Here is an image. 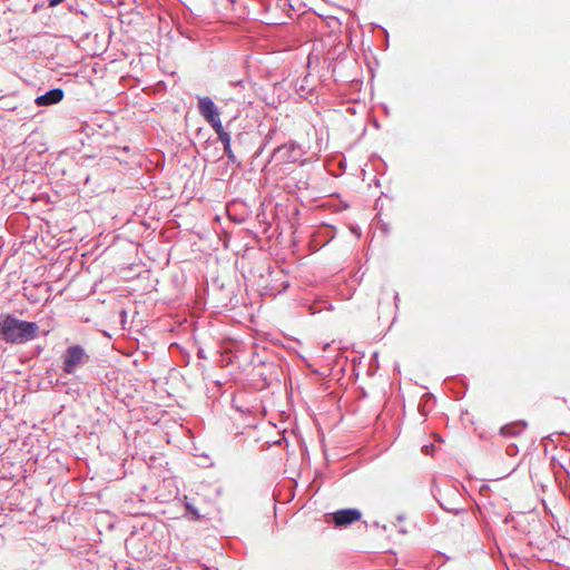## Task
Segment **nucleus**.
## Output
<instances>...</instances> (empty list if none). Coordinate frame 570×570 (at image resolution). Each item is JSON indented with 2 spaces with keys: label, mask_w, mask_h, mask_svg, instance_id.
<instances>
[{
  "label": "nucleus",
  "mask_w": 570,
  "mask_h": 570,
  "mask_svg": "<svg viewBox=\"0 0 570 570\" xmlns=\"http://www.w3.org/2000/svg\"><path fill=\"white\" fill-rule=\"evenodd\" d=\"M39 326L35 322L17 318L11 314L0 316V340L10 344H24L35 340Z\"/></svg>",
  "instance_id": "f257e3e1"
},
{
  "label": "nucleus",
  "mask_w": 570,
  "mask_h": 570,
  "mask_svg": "<svg viewBox=\"0 0 570 570\" xmlns=\"http://www.w3.org/2000/svg\"><path fill=\"white\" fill-rule=\"evenodd\" d=\"M61 358V368L69 375L76 373L77 370L90 362V355L78 344L67 347Z\"/></svg>",
  "instance_id": "f03ea898"
},
{
  "label": "nucleus",
  "mask_w": 570,
  "mask_h": 570,
  "mask_svg": "<svg viewBox=\"0 0 570 570\" xmlns=\"http://www.w3.org/2000/svg\"><path fill=\"white\" fill-rule=\"evenodd\" d=\"M302 155V149L296 142H288L277 147L272 155V159L276 164H293L298 161Z\"/></svg>",
  "instance_id": "7ed1b4c3"
},
{
  "label": "nucleus",
  "mask_w": 570,
  "mask_h": 570,
  "mask_svg": "<svg viewBox=\"0 0 570 570\" xmlns=\"http://www.w3.org/2000/svg\"><path fill=\"white\" fill-rule=\"evenodd\" d=\"M198 109L200 115L206 119L214 130H220L223 127L219 110L209 97L198 98Z\"/></svg>",
  "instance_id": "20e7f679"
},
{
  "label": "nucleus",
  "mask_w": 570,
  "mask_h": 570,
  "mask_svg": "<svg viewBox=\"0 0 570 570\" xmlns=\"http://www.w3.org/2000/svg\"><path fill=\"white\" fill-rule=\"evenodd\" d=\"M362 517V513L358 509L350 508L342 509L334 513H332V519L336 527H347L356 521H358Z\"/></svg>",
  "instance_id": "39448f33"
},
{
  "label": "nucleus",
  "mask_w": 570,
  "mask_h": 570,
  "mask_svg": "<svg viewBox=\"0 0 570 570\" xmlns=\"http://www.w3.org/2000/svg\"><path fill=\"white\" fill-rule=\"evenodd\" d=\"M63 90L60 88H53L43 95L36 98L35 102L37 106H51L60 102L63 99Z\"/></svg>",
  "instance_id": "423d86ee"
},
{
  "label": "nucleus",
  "mask_w": 570,
  "mask_h": 570,
  "mask_svg": "<svg viewBox=\"0 0 570 570\" xmlns=\"http://www.w3.org/2000/svg\"><path fill=\"white\" fill-rule=\"evenodd\" d=\"M215 132L218 135L219 140L224 145V151L228 159L235 161V155L230 147V135L225 131L224 127H222L220 130H215Z\"/></svg>",
  "instance_id": "0eeeda50"
},
{
  "label": "nucleus",
  "mask_w": 570,
  "mask_h": 570,
  "mask_svg": "<svg viewBox=\"0 0 570 570\" xmlns=\"http://www.w3.org/2000/svg\"><path fill=\"white\" fill-rule=\"evenodd\" d=\"M525 429V423H512L501 428L500 432L503 436H517Z\"/></svg>",
  "instance_id": "6e6552de"
},
{
  "label": "nucleus",
  "mask_w": 570,
  "mask_h": 570,
  "mask_svg": "<svg viewBox=\"0 0 570 570\" xmlns=\"http://www.w3.org/2000/svg\"><path fill=\"white\" fill-rule=\"evenodd\" d=\"M186 509L189 513H191L194 515L195 519H198L199 518V513H198V510L190 503H186Z\"/></svg>",
  "instance_id": "1a4fd4ad"
},
{
  "label": "nucleus",
  "mask_w": 570,
  "mask_h": 570,
  "mask_svg": "<svg viewBox=\"0 0 570 570\" xmlns=\"http://www.w3.org/2000/svg\"><path fill=\"white\" fill-rule=\"evenodd\" d=\"M63 0H49V7H56L61 3Z\"/></svg>",
  "instance_id": "9d476101"
},
{
  "label": "nucleus",
  "mask_w": 570,
  "mask_h": 570,
  "mask_svg": "<svg viewBox=\"0 0 570 570\" xmlns=\"http://www.w3.org/2000/svg\"><path fill=\"white\" fill-rule=\"evenodd\" d=\"M394 301H395V306L397 307V303L400 301V296H399L397 292L394 294Z\"/></svg>",
  "instance_id": "9b49d317"
}]
</instances>
